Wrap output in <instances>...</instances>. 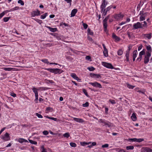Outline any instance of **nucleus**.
<instances>
[{
  "mask_svg": "<svg viewBox=\"0 0 152 152\" xmlns=\"http://www.w3.org/2000/svg\"><path fill=\"white\" fill-rule=\"evenodd\" d=\"M48 71L54 73V74H59L63 72L62 70L58 68L48 69Z\"/></svg>",
  "mask_w": 152,
  "mask_h": 152,
  "instance_id": "nucleus-1",
  "label": "nucleus"
},
{
  "mask_svg": "<svg viewBox=\"0 0 152 152\" xmlns=\"http://www.w3.org/2000/svg\"><path fill=\"white\" fill-rule=\"evenodd\" d=\"M151 55V54L149 52H146V54L145 55L144 58V63L145 64H146L149 62Z\"/></svg>",
  "mask_w": 152,
  "mask_h": 152,
  "instance_id": "nucleus-2",
  "label": "nucleus"
},
{
  "mask_svg": "<svg viewBox=\"0 0 152 152\" xmlns=\"http://www.w3.org/2000/svg\"><path fill=\"white\" fill-rule=\"evenodd\" d=\"M41 14L40 11L38 10L33 11L31 13V17H34L36 16H38Z\"/></svg>",
  "mask_w": 152,
  "mask_h": 152,
  "instance_id": "nucleus-3",
  "label": "nucleus"
},
{
  "mask_svg": "<svg viewBox=\"0 0 152 152\" xmlns=\"http://www.w3.org/2000/svg\"><path fill=\"white\" fill-rule=\"evenodd\" d=\"M133 27L134 29L142 28V25L139 22L134 23L133 25Z\"/></svg>",
  "mask_w": 152,
  "mask_h": 152,
  "instance_id": "nucleus-4",
  "label": "nucleus"
},
{
  "mask_svg": "<svg viewBox=\"0 0 152 152\" xmlns=\"http://www.w3.org/2000/svg\"><path fill=\"white\" fill-rule=\"evenodd\" d=\"M102 64L103 66L107 68L111 69H113L114 68L113 66L110 63H107L105 62H103L102 63Z\"/></svg>",
  "mask_w": 152,
  "mask_h": 152,
  "instance_id": "nucleus-5",
  "label": "nucleus"
},
{
  "mask_svg": "<svg viewBox=\"0 0 152 152\" xmlns=\"http://www.w3.org/2000/svg\"><path fill=\"white\" fill-rule=\"evenodd\" d=\"M144 55H145V52L144 49L142 51L140 52L139 57L137 58V61H140L142 59V56Z\"/></svg>",
  "mask_w": 152,
  "mask_h": 152,
  "instance_id": "nucleus-6",
  "label": "nucleus"
},
{
  "mask_svg": "<svg viewBox=\"0 0 152 152\" xmlns=\"http://www.w3.org/2000/svg\"><path fill=\"white\" fill-rule=\"evenodd\" d=\"M144 140L143 138L137 139L136 138H131L129 139L130 141L132 142H140L143 141Z\"/></svg>",
  "mask_w": 152,
  "mask_h": 152,
  "instance_id": "nucleus-7",
  "label": "nucleus"
},
{
  "mask_svg": "<svg viewBox=\"0 0 152 152\" xmlns=\"http://www.w3.org/2000/svg\"><path fill=\"white\" fill-rule=\"evenodd\" d=\"M107 2L105 0H103L102 5L101 6V12L102 13L103 10L105 8L106 5H107Z\"/></svg>",
  "mask_w": 152,
  "mask_h": 152,
  "instance_id": "nucleus-8",
  "label": "nucleus"
},
{
  "mask_svg": "<svg viewBox=\"0 0 152 152\" xmlns=\"http://www.w3.org/2000/svg\"><path fill=\"white\" fill-rule=\"evenodd\" d=\"M112 7V6H110L107 7L106 9L104 8L103 10L102 15L103 16L106 15H107V12L109 11Z\"/></svg>",
  "mask_w": 152,
  "mask_h": 152,
  "instance_id": "nucleus-9",
  "label": "nucleus"
},
{
  "mask_svg": "<svg viewBox=\"0 0 152 152\" xmlns=\"http://www.w3.org/2000/svg\"><path fill=\"white\" fill-rule=\"evenodd\" d=\"M89 83L94 87H98L99 88H102L101 85L100 83L97 82L90 83Z\"/></svg>",
  "mask_w": 152,
  "mask_h": 152,
  "instance_id": "nucleus-10",
  "label": "nucleus"
},
{
  "mask_svg": "<svg viewBox=\"0 0 152 152\" xmlns=\"http://www.w3.org/2000/svg\"><path fill=\"white\" fill-rule=\"evenodd\" d=\"M132 47L129 46L128 47V49L126 51L125 55V56L126 58V59L127 61H129V53L130 50L131 48Z\"/></svg>",
  "mask_w": 152,
  "mask_h": 152,
  "instance_id": "nucleus-11",
  "label": "nucleus"
},
{
  "mask_svg": "<svg viewBox=\"0 0 152 152\" xmlns=\"http://www.w3.org/2000/svg\"><path fill=\"white\" fill-rule=\"evenodd\" d=\"M124 15L121 13L116 14L114 16V18L117 20H119L123 18Z\"/></svg>",
  "mask_w": 152,
  "mask_h": 152,
  "instance_id": "nucleus-12",
  "label": "nucleus"
},
{
  "mask_svg": "<svg viewBox=\"0 0 152 152\" xmlns=\"http://www.w3.org/2000/svg\"><path fill=\"white\" fill-rule=\"evenodd\" d=\"M9 134L7 133H6L4 136L1 137V139L5 141H7L10 140V137Z\"/></svg>",
  "mask_w": 152,
  "mask_h": 152,
  "instance_id": "nucleus-13",
  "label": "nucleus"
},
{
  "mask_svg": "<svg viewBox=\"0 0 152 152\" xmlns=\"http://www.w3.org/2000/svg\"><path fill=\"white\" fill-rule=\"evenodd\" d=\"M73 120L76 122L79 123H83L85 122V121L81 118H73Z\"/></svg>",
  "mask_w": 152,
  "mask_h": 152,
  "instance_id": "nucleus-14",
  "label": "nucleus"
},
{
  "mask_svg": "<svg viewBox=\"0 0 152 152\" xmlns=\"http://www.w3.org/2000/svg\"><path fill=\"white\" fill-rule=\"evenodd\" d=\"M152 35L151 33L147 34H143L142 36L144 37H146L148 39H150L151 38Z\"/></svg>",
  "mask_w": 152,
  "mask_h": 152,
  "instance_id": "nucleus-15",
  "label": "nucleus"
},
{
  "mask_svg": "<svg viewBox=\"0 0 152 152\" xmlns=\"http://www.w3.org/2000/svg\"><path fill=\"white\" fill-rule=\"evenodd\" d=\"M107 20H106L105 19H104L103 21V26L104 28V31H106L107 30Z\"/></svg>",
  "mask_w": 152,
  "mask_h": 152,
  "instance_id": "nucleus-16",
  "label": "nucleus"
},
{
  "mask_svg": "<svg viewBox=\"0 0 152 152\" xmlns=\"http://www.w3.org/2000/svg\"><path fill=\"white\" fill-rule=\"evenodd\" d=\"M137 50H134L133 53V61L135 60V59L137 57Z\"/></svg>",
  "mask_w": 152,
  "mask_h": 152,
  "instance_id": "nucleus-17",
  "label": "nucleus"
},
{
  "mask_svg": "<svg viewBox=\"0 0 152 152\" xmlns=\"http://www.w3.org/2000/svg\"><path fill=\"white\" fill-rule=\"evenodd\" d=\"M77 12V10L76 9H75L72 10L71 12V17H72L74 16Z\"/></svg>",
  "mask_w": 152,
  "mask_h": 152,
  "instance_id": "nucleus-18",
  "label": "nucleus"
},
{
  "mask_svg": "<svg viewBox=\"0 0 152 152\" xmlns=\"http://www.w3.org/2000/svg\"><path fill=\"white\" fill-rule=\"evenodd\" d=\"M112 37L113 39H115L116 41H119L120 40V38L116 36L114 33L113 34Z\"/></svg>",
  "mask_w": 152,
  "mask_h": 152,
  "instance_id": "nucleus-19",
  "label": "nucleus"
},
{
  "mask_svg": "<svg viewBox=\"0 0 152 152\" xmlns=\"http://www.w3.org/2000/svg\"><path fill=\"white\" fill-rule=\"evenodd\" d=\"M71 77H73V78L75 79L76 80H80V79L78 77H77L76 75L74 73H72L71 74Z\"/></svg>",
  "mask_w": 152,
  "mask_h": 152,
  "instance_id": "nucleus-20",
  "label": "nucleus"
},
{
  "mask_svg": "<svg viewBox=\"0 0 152 152\" xmlns=\"http://www.w3.org/2000/svg\"><path fill=\"white\" fill-rule=\"evenodd\" d=\"M131 118L133 121H136L137 118L135 113H133L132 114V115L131 116Z\"/></svg>",
  "mask_w": 152,
  "mask_h": 152,
  "instance_id": "nucleus-21",
  "label": "nucleus"
},
{
  "mask_svg": "<svg viewBox=\"0 0 152 152\" xmlns=\"http://www.w3.org/2000/svg\"><path fill=\"white\" fill-rule=\"evenodd\" d=\"M146 48L148 50L146 52H149L151 54L152 50L151 46L150 45L146 46Z\"/></svg>",
  "mask_w": 152,
  "mask_h": 152,
  "instance_id": "nucleus-22",
  "label": "nucleus"
},
{
  "mask_svg": "<svg viewBox=\"0 0 152 152\" xmlns=\"http://www.w3.org/2000/svg\"><path fill=\"white\" fill-rule=\"evenodd\" d=\"M146 14H144L142 15L140 17V21H143L145 20V17L146 16Z\"/></svg>",
  "mask_w": 152,
  "mask_h": 152,
  "instance_id": "nucleus-23",
  "label": "nucleus"
},
{
  "mask_svg": "<svg viewBox=\"0 0 152 152\" xmlns=\"http://www.w3.org/2000/svg\"><path fill=\"white\" fill-rule=\"evenodd\" d=\"M103 53L104 56L105 57H107L108 56V51L107 49H104L103 51Z\"/></svg>",
  "mask_w": 152,
  "mask_h": 152,
  "instance_id": "nucleus-24",
  "label": "nucleus"
},
{
  "mask_svg": "<svg viewBox=\"0 0 152 152\" xmlns=\"http://www.w3.org/2000/svg\"><path fill=\"white\" fill-rule=\"evenodd\" d=\"M35 95L38 94V91L39 90V89H37L36 88L33 87L32 89Z\"/></svg>",
  "mask_w": 152,
  "mask_h": 152,
  "instance_id": "nucleus-25",
  "label": "nucleus"
},
{
  "mask_svg": "<svg viewBox=\"0 0 152 152\" xmlns=\"http://www.w3.org/2000/svg\"><path fill=\"white\" fill-rule=\"evenodd\" d=\"M104 124L105 125H107L108 127L112 126H113V124L110 122L107 123L104 121Z\"/></svg>",
  "mask_w": 152,
  "mask_h": 152,
  "instance_id": "nucleus-26",
  "label": "nucleus"
},
{
  "mask_svg": "<svg viewBox=\"0 0 152 152\" xmlns=\"http://www.w3.org/2000/svg\"><path fill=\"white\" fill-rule=\"evenodd\" d=\"M3 69L5 71H11L13 70V68L10 67L4 68Z\"/></svg>",
  "mask_w": 152,
  "mask_h": 152,
  "instance_id": "nucleus-27",
  "label": "nucleus"
},
{
  "mask_svg": "<svg viewBox=\"0 0 152 152\" xmlns=\"http://www.w3.org/2000/svg\"><path fill=\"white\" fill-rule=\"evenodd\" d=\"M48 28H49L50 31L52 32H55L57 31L56 28H53L48 26Z\"/></svg>",
  "mask_w": 152,
  "mask_h": 152,
  "instance_id": "nucleus-28",
  "label": "nucleus"
},
{
  "mask_svg": "<svg viewBox=\"0 0 152 152\" xmlns=\"http://www.w3.org/2000/svg\"><path fill=\"white\" fill-rule=\"evenodd\" d=\"M87 31H88V34H89L91 35H93V33L92 31H91V30L90 28H88L87 30Z\"/></svg>",
  "mask_w": 152,
  "mask_h": 152,
  "instance_id": "nucleus-29",
  "label": "nucleus"
},
{
  "mask_svg": "<svg viewBox=\"0 0 152 152\" xmlns=\"http://www.w3.org/2000/svg\"><path fill=\"white\" fill-rule=\"evenodd\" d=\"M123 53V51L121 49L119 50L117 52L118 55L119 56L121 55Z\"/></svg>",
  "mask_w": 152,
  "mask_h": 152,
  "instance_id": "nucleus-30",
  "label": "nucleus"
},
{
  "mask_svg": "<svg viewBox=\"0 0 152 152\" xmlns=\"http://www.w3.org/2000/svg\"><path fill=\"white\" fill-rule=\"evenodd\" d=\"M126 84L127 87L130 89H133L135 87V86L131 85L128 83H126Z\"/></svg>",
  "mask_w": 152,
  "mask_h": 152,
  "instance_id": "nucleus-31",
  "label": "nucleus"
},
{
  "mask_svg": "<svg viewBox=\"0 0 152 152\" xmlns=\"http://www.w3.org/2000/svg\"><path fill=\"white\" fill-rule=\"evenodd\" d=\"M126 148L127 150H132L134 148V147L133 146H127Z\"/></svg>",
  "mask_w": 152,
  "mask_h": 152,
  "instance_id": "nucleus-32",
  "label": "nucleus"
},
{
  "mask_svg": "<svg viewBox=\"0 0 152 152\" xmlns=\"http://www.w3.org/2000/svg\"><path fill=\"white\" fill-rule=\"evenodd\" d=\"M70 145L71 146L73 147H75L76 146V144L74 142H71L70 143Z\"/></svg>",
  "mask_w": 152,
  "mask_h": 152,
  "instance_id": "nucleus-33",
  "label": "nucleus"
},
{
  "mask_svg": "<svg viewBox=\"0 0 152 152\" xmlns=\"http://www.w3.org/2000/svg\"><path fill=\"white\" fill-rule=\"evenodd\" d=\"M64 137L68 138L70 136V134L69 133H66L63 134Z\"/></svg>",
  "mask_w": 152,
  "mask_h": 152,
  "instance_id": "nucleus-34",
  "label": "nucleus"
},
{
  "mask_svg": "<svg viewBox=\"0 0 152 152\" xmlns=\"http://www.w3.org/2000/svg\"><path fill=\"white\" fill-rule=\"evenodd\" d=\"M47 13H45V14L41 16V18L42 19H44L45 18L47 15Z\"/></svg>",
  "mask_w": 152,
  "mask_h": 152,
  "instance_id": "nucleus-35",
  "label": "nucleus"
},
{
  "mask_svg": "<svg viewBox=\"0 0 152 152\" xmlns=\"http://www.w3.org/2000/svg\"><path fill=\"white\" fill-rule=\"evenodd\" d=\"M48 119L52 120L55 121H58V119H57V118H53V117H48Z\"/></svg>",
  "mask_w": 152,
  "mask_h": 152,
  "instance_id": "nucleus-36",
  "label": "nucleus"
},
{
  "mask_svg": "<svg viewBox=\"0 0 152 152\" xmlns=\"http://www.w3.org/2000/svg\"><path fill=\"white\" fill-rule=\"evenodd\" d=\"M29 141L30 143L36 145L37 144V142H36L33 141L32 140H29Z\"/></svg>",
  "mask_w": 152,
  "mask_h": 152,
  "instance_id": "nucleus-37",
  "label": "nucleus"
},
{
  "mask_svg": "<svg viewBox=\"0 0 152 152\" xmlns=\"http://www.w3.org/2000/svg\"><path fill=\"white\" fill-rule=\"evenodd\" d=\"M80 144L81 145L83 146H85L87 145H88V143H87V142H80Z\"/></svg>",
  "mask_w": 152,
  "mask_h": 152,
  "instance_id": "nucleus-38",
  "label": "nucleus"
},
{
  "mask_svg": "<svg viewBox=\"0 0 152 152\" xmlns=\"http://www.w3.org/2000/svg\"><path fill=\"white\" fill-rule=\"evenodd\" d=\"M10 18V17H5L4 18L3 20L4 22H7L9 20Z\"/></svg>",
  "mask_w": 152,
  "mask_h": 152,
  "instance_id": "nucleus-39",
  "label": "nucleus"
},
{
  "mask_svg": "<svg viewBox=\"0 0 152 152\" xmlns=\"http://www.w3.org/2000/svg\"><path fill=\"white\" fill-rule=\"evenodd\" d=\"M94 78H101V76L99 74H96Z\"/></svg>",
  "mask_w": 152,
  "mask_h": 152,
  "instance_id": "nucleus-40",
  "label": "nucleus"
},
{
  "mask_svg": "<svg viewBox=\"0 0 152 152\" xmlns=\"http://www.w3.org/2000/svg\"><path fill=\"white\" fill-rule=\"evenodd\" d=\"M35 96L36 99H35L34 101H35V102L36 103H37V102L38 101V94H37V95H35Z\"/></svg>",
  "mask_w": 152,
  "mask_h": 152,
  "instance_id": "nucleus-41",
  "label": "nucleus"
},
{
  "mask_svg": "<svg viewBox=\"0 0 152 152\" xmlns=\"http://www.w3.org/2000/svg\"><path fill=\"white\" fill-rule=\"evenodd\" d=\"M19 4H20L21 5H23L24 4V3L23 1L21 0H19L18 1Z\"/></svg>",
  "mask_w": 152,
  "mask_h": 152,
  "instance_id": "nucleus-42",
  "label": "nucleus"
},
{
  "mask_svg": "<svg viewBox=\"0 0 152 152\" xmlns=\"http://www.w3.org/2000/svg\"><path fill=\"white\" fill-rule=\"evenodd\" d=\"M83 91L86 96H88V94L86 90L85 89H83Z\"/></svg>",
  "mask_w": 152,
  "mask_h": 152,
  "instance_id": "nucleus-43",
  "label": "nucleus"
},
{
  "mask_svg": "<svg viewBox=\"0 0 152 152\" xmlns=\"http://www.w3.org/2000/svg\"><path fill=\"white\" fill-rule=\"evenodd\" d=\"M88 69L90 71H93L95 70V68L93 67H88Z\"/></svg>",
  "mask_w": 152,
  "mask_h": 152,
  "instance_id": "nucleus-44",
  "label": "nucleus"
},
{
  "mask_svg": "<svg viewBox=\"0 0 152 152\" xmlns=\"http://www.w3.org/2000/svg\"><path fill=\"white\" fill-rule=\"evenodd\" d=\"M83 107H88L89 106V103L88 102H86L85 104H83Z\"/></svg>",
  "mask_w": 152,
  "mask_h": 152,
  "instance_id": "nucleus-45",
  "label": "nucleus"
},
{
  "mask_svg": "<svg viewBox=\"0 0 152 152\" xmlns=\"http://www.w3.org/2000/svg\"><path fill=\"white\" fill-rule=\"evenodd\" d=\"M36 115L39 118H42V116L40 114L37 113H36Z\"/></svg>",
  "mask_w": 152,
  "mask_h": 152,
  "instance_id": "nucleus-46",
  "label": "nucleus"
},
{
  "mask_svg": "<svg viewBox=\"0 0 152 152\" xmlns=\"http://www.w3.org/2000/svg\"><path fill=\"white\" fill-rule=\"evenodd\" d=\"M109 146V145L107 144H106L102 145V148H107Z\"/></svg>",
  "mask_w": 152,
  "mask_h": 152,
  "instance_id": "nucleus-47",
  "label": "nucleus"
},
{
  "mask_svg": "<svg viewBox=\"0 0 152 152\" xmlns=\"http://www.w3.org/2000/svg\"><path fill=\"white\" fill-rule=\"evenodd\" d=\"M83 26L85 29H86L88 27V25L85 23H83Z\"/></svg>",
  "mask_w": 152,
  "mask_h": 152,
  "instance_id": "nucleus-48",
  "label": "nucleus"
},
{
  "mask_svg": "<svg viewBox=\"0 0 152 152\" xmlns=\"http://www.w3.org/2000/svg\"><path fill=\"white\" fill-rule=\"evenodd\" d=\"M67 3H69L70 6L71 5L72 0H64Z\"/></svg>",
  "mask_w": 152,
  "mask_h": 152,
  "instance_id": "nucleus-49",
  "label": "nucleus"
},
{
  "mask_svg": "<svg viewBox=\"0 0 152 152\" xmlns=\"http://www.w3.org/2000/svg\"><path fill=\"white\" fill-rule=\"evenodd\" d=\"M109 101L112 104H115V101L113 100L110 99Z\"/></svg>",
  "mask_w": 152,
  "mask_h": 152,
  "instance_id": "nucleus-50",
  "label": "nucleus"
},
{
  "mask_svg": "<svg viewBox=\"0 0 152 152\" xmlns=\"http://www.w3.org/2000/svg\"><path fill=\"white\" fill-rule=\"evenodd\" d=\"M143 23L144 24L142 25V27H147V23L145 21H144Z\"/></svg>",
  "mask_w": 152,
  "mask_h": 152,
  "instance_id": "nucleus-51",
  "label": "nucleus"
},
{
  "mask_svg": "<svg viewBox=\"0 0 152 152\" xmlns=\"http://www.w3.org/2000/svg\"><path fill=\"white\" fill-rule=\"evenodd\" d=\"M146 151H147L148 152H150L152 151V150L151 148H146V149L145 150Z\"/></svg>",
  "mask_w": 152,
  "mask_h": 152,
  "instance_id": "nucleus-52",
  "label": "nucleus"
},
{
  "mask_svg": "<svg viewBox=\"0 0 152 152\" xmlns=\"http://www.w3.org/2000/svg\"><path fill=\"white\" fill-rule=\"evenodd\" d=\"M24 140L23 139V138H20L18 140V142L20 143H22L23 142H24Z\"/></svg>",
  "mask_w": 152,
  "mask_h": 152,
  "instance_id": "nucleus-53",
  "label": "nucleus"
},
{
  "mask_svg": "<svg viewBox=\"0 0 152 152\" xmlns=\"http://www.w3.org/2000/svg\"><path fill=\"white\" fill-rule=\"evenodd\" d=\"M4 12H2V13L0 14V18H1L3 16L5 15Z\"/></svg>",
  "mask_w": 152,
  "mask_h": 152,
  "instance_id": "nucleus-54",
  "label": "nucleus"
},
{
  "mask_svg": "<svg viewBox=\"0 0 152 152\" xmlns=\"http://www.w3.org/2000/svg\"><path fill=\"white\" fill-rule=\"evenodd\" d=\"M88 39L89 41H91L92 42H93V39L92 38H91L89 36H88Z\"/></svg>",
  "mask_w": 152,
  "mask_h": 152,
  "instance_id": "nucleus-55",
  "label": "nucleus"
},
{
  "mask_svg": "<svg viewBox=\"0 0 152 152\" xmlns=\"http://www.w3.org/2000/svg\"><path fill=\"white\" fill-rule=\"evenodd\" d=\"M42 151L41 152H47L46 149L44 148L43 146H42Z\"/></svg>",
  "mask_w": 152,
  "mask_h": 152,
  "instance_id": "nucleus-56",
  "label": "nucleus"
},
{
  "mask_svg": "<svg viewBox=\"0 0 152 152\" xmlns=\"http://www.w3.org/2000/svg\"><path fill=\"white\" fill-rule=\"evenodd\" d=\"M17 10L16 9H15L14 8H12V9H10L9 11H8L9 12H11L12 11H14V10Z\"/></svg>",
  "mask_w": 152,
  "mask_h": 152,
  "instance_id": "nucleus-57",
  "label": "nucleus"
},
{
  "mask_svg": "<svg viewBox=\"0 0 152 152\" xmlns=\"http://www.w3.org/2000/svg\"><path fill=\"white\" fill-rule=\"evenodd\" d=\"M10 95L14 97L16 96V94L14 93H11Z\"/></svg>",
  "mask_w": 152,
  "mask_h": 152,
  "instance_id": "nucleus-58",
  "label": "nucleus"
},
{
  "mask_svg": "<svg viewBox=\"0 0 152 152\" xmlns=\"http://www.w3.org/2000/svg\"><path fill=\"white\" fill-rule=\"evenodd\" d=\"M43 134L44 135H47L48 134V131H44L43 132Z\"/></svg>",
  "mask_w": 152,
  "mask_h": 152,
  "instance_id": "nucleus-59",
  "label": "nucleus"
},
{
  "mask_svg": "<svg viewBox=\"0 0 152 152\" xmlns=\"http://www.w3.org/2000/svg\"><path fill=\"white\" fill-rule=\"evenodd\" d=\"M91 59V57L89 56H87L86 57V59L87 60H89Z\"/></svg>",
  "mask_w": 152,
  "mask_h": 152,
  "instance_id": "nucleus-60",
  "label": "nucleus"
},
{
  "mask_svg": "<svg viewBox=\"0 0 152 152\" xmlns=\"http://www.w3.org/2000/svg\"><path fill=\"white\" fill-rule=\"evenodd\" d=\"M90 75V76H91V77H94L95 76V75L96 74H94V73H92V74H91Z\"/></svg>",
  "mask_w": 152,
  "mask_h": 152,
  "instance_id": "nucleus-61",
  "label": "nucleus"
},
{
  "mask_svg": "<svg viewBox=\"0 0 152 152\" xmlns=\"http://www.w3.org/2000/svg\"><path fill=\"white\" fill-rule=\"evenodd\" d=\"M53 111V109L52 108L49 107H48V111H50V112H52Z\"/></svg>",
  "mask_w": 152,
  "mask_h": 152,
  "instance_id": "nucleus-62",
  "label": "nucleus"
},
{
  "mask_svg": "<svg viewBox=\"0 0 152 152\" xmlns=\"http://www.w3.org/2000/svg\"><path fill=\"white\" fill-rule=\"evenodd\" d=\"M142 45H140L138 47V50L139 51L142 48Z\"/></svg>",
  "mask_w": 152,
  "mask_h": 152,
  "instance_id": "nucleus-63",
  "label": "nucleus"
},
{
  "mask_svg": "<svg viewBox=\"0 0 152 152\" xmlns=\"http://www.w3.org/2000/svg\"><path fill=\"white\" fill-rule=\"evenodd\" d=\"M96 142H93L92 143V144H91V145L92 146H95L96 145Z\"/></svg>",
  "mask_w": 152,
  "mask_h": 152,
  "instance_id": "nucleus-64",
  "label": "nucleus"
}]
</instances>
